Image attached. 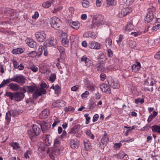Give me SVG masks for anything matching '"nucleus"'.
Masks as SVG:
<instances>
[{
	"label": "nucleus",
	"mask_w": 160,
	"mask_h": 160,
	"mask_svg": "<svg viewBox=\"0 0 160 160\" xmlns=\"http://www.w3.org/2000/svg\"><path fill=\"white\" fill-rule=\"evenodd\" d=\"M135 103L137 104L140 102L141 104L143 103L144 102V100L143 99L141 98H138L135 99Z\"/></svg>",
	"instance_id": "obj_49"
},
{
	"label": "nucleus",
	"mask_w": 160,
	"mask_h": 160,
	"mask_svg": "<svg viewBox=\"0 0 160 160\" xmlns=\"http://www.w3.org/2000/svg\"><path fill=\"white\" fill-rule=\"evenodd\" d=\"M69 37L63 38L62 40V44L65 47H68L69 45Z\"/></svg>",
	"instance_id": "obj_24"
},
{
	"label": "nucleus",
	"mask_w": 160,
	"mask_h": 160,
	"mask_svg": "<svg viewBox=\"0 0 160 160\" xmlns=\"http://www.w3.org/2000/svg\"><path fill=\"white\" fill-rule=\"evenodd\" d=\"M89 114L88 113L85 114L84 115V116L86 119V123L88 124L89 122V120L90 119V117L88 116Z\"/></svg>",
	"instance_id": "obj_55"
},
{
	"label": "nucleus",
	"mask_w": 160,
	"mask_h": 160,
	"mask_svg": "<svg viewBox=\"0 0 160 160\" xmlns=\"http://www.w3.org/2000/svg\"><path fill=\"white\" fill-rule=\"evenodd\" d=\"M42 129V131L44 132H46L48 129V123L43 121L41 125H40Z\"/></svg>",
	"instance_id": "obj_23"
},
{
	"label": "nucleus",
	"mask_w": 160,
	"mask_h": 160,
	"mask_svg": "<svg viewBox=\"0 0 160 160\" xmlns=\"http://www.w3.org/2000/svg\"><path fill=\"white\" fill-rule=\"evenodd\" d=\"M50 88L54 89L55 93L57 94H58L60 92L61 89L60 87L58 84L56 85L55 86L53 85Z\"/></svg>",
	"instance_id": "obj_30"
},
{
	"label": "nucleus",
	"mask_w": 160,
	"mask_h": 160,
	"mask_svg": "<svg viewBox=\"0 0 160 160\" xmlns=\"http://www.w3.org/2000/svg\"><path fill=\"white\" fill-rule=\"evenodd\" d=\"M154 118L152 114L150 115L147 119L148 122V123L150 122Z\"/></svg>",
	"instance_id": "obj_63"
},
{
	"label": "nucleus",
	"mask_w": 160,
	"mask_h": 160,
	"mask_svg": "<svg viewBox=\"0 0 160 160\" xmlns=\"http://www.w3.org/2000/svg\"><path fill=\"white\" fill-rule=\"evenodd\" d=\"M123 12L125 14V16L130 13L132 11V9L131 8L127 7L122 9Z\"/></svg>",
	"instance_id": "obj_32"
},
{
	"label": "nucleus",
	"mask_w": 160,
	"mask_h": 160,
	"mask_svg": "<svg viewBox=\"0 0 160 160\" xmlns=\"http://www.w3.org/2000/svg\"><path fill=\"white\" fill-rule=\"evenodd\" d=\"M24 93L22 92H16L14 93V99L17 101H20L23 99L25 97Z\"/></svg>",
	"instance_id": "obj_10"
},
{
	"label": "nucleus",
	"mask_w": 160,
	"mask_h": 160,
	"mask_svg": "<svg viewBox=\"0 0 160 160\" xmlns=\"http://www.w3.org/2000/svg\"><path fill=\"white\" fill-rule=\"evenodd\" d=\"M154 57L157 59H160V51L155 54Z\"/></svg>",
	"instance_id": "obj_64"
},
{
	"label": "nucleus",
	"mask_w": 160,
	"mask_h": 160,
	"mask_svg": "<svg viewBox=\"0 0 160 160\" xmlns=\"http://www.w3.org/2000/svg\"><path fill=\"white\" fill-rule=\"evenodd\" d=\"M54 2V0H52L44 2L42 4V6L44 8H48L49 7L51 6V4Z\"/></svg>",
	"instance_id": "obj_25"
},
{
	"label": "nucleus",
	"mask_w": 160,
	"mask_h": 160,
	"mask_svg": "<svg viewBox=\"0 0 160 160\" xmlns=\"http://www.w3.org/2000/svg\"><path fill=\"white\" fill-rule=\"evenodd\" d=\"M122 145V143L120 142L115 143L113 146V148L115 150H118L119 149Z\"/></svg>",
	"instance_id": "obj_40"
},
{
	"label": "nucleus",
	"mask_w": 160,
	"mask_h": 160,
	"mask_svg": "<svg viewBox=\"0 0 160 160\" xmlns=\"http://www.w3.org/2000/svg\"><path fill=\"white\" fill-rule=\"evenodd\" d=\"M88 47L91 49H99L100 48V44L97 42H91L89 43Z\"/></svg>",
	"instance_id": "obj_17"
},
{
	"label": "nucleus",
	"mask_w": 160,
	"mask_h": 160,
	"mask_svg": "<svg viewBox=\"0 0 160 160\" xmlns=\"http://www.w3.org/2000/svg\"><path fill=\"white\" fill-rule=\"evenodd\" d=\"M34 92L33 94V97L35 99H37L39 96H41L42 94H45L46 92V90L42 88L37 89L34 91Z\"/></svg>",
	"instance_id": "obj_5"
},
{
	"label": "nucleus",
	"mask_w": 160,
	"mask_h": 160,
	"mask_svg": "<svg viewBox=\"0 0 160 160\" xmlns=\"http://www.w3.org/2000/svg\"><path fill=\"white\" fill-rule=\"evenodd\" d=\"M8 87L12 91H16L20 90L22 92V87H20L17 83H11L9 84Z\"/></svg>",
	"instance_id": "obj_11"
},
{
	"label": "nucleus",
	"mask_w": 160,
	"mask_h": 160,
	"mask_svg": "<svg viewBox=\"0 0 160 160\" xmlns=\"http://www.w3.org/2000/svg\"><path fill=\"white\" fill-rule=\"evenodd\" d=\"M107 58L105 56L104 54H101V71H104L105 69V63Z\"/></svg>",
	"instance_id": "obj_13"
},
{
	"label": "nucleus",
	"mask_w": 160,
	"mask_h": 160,
	"mask_svg": "<svg viewBox=\"0 0 160 160\" xmlns=\"http://www.w3.org/2000/svg\"><path fill=\"white\" fill-rule=\"evenodd\" d=\"M106 75L103 73H101V81H103L106 78Z\"/></svg>",
	"instance_id": "obj_57"
},
{
	"label": "nucleus",
	"mask_w": 160,
	"mask_h": 160,
	"mask_svg": "<svg viewBox=\"0 0 160 160\" xmlns=\"http://www.w3.org/2000/svg\"><path fill=\"white\" fill-rule=\"evenodd\" d=\"M64 110L66 112L69 111H74L75 110V109L72 107H69L65 108Z\"/></svg>",
	"instance_id": "obj_56"
},
{
	"label": "nucleus",
	"mask_w": 160,
	"mask_h": 160,
	"mask_svg": "<svg viewBox=\"0 0 160 160\" xmlns=\"http://www.w3.org/2000/svg\"><path fill=\"white\" fill-rule=\"evenodd\" d=\"M62 22L58 18L54 17L52 18L51 21V25L52 27L55 29H57L61 25Z\"/></svg>",
	"instance_id": "obj_3"
},
{
	"label": "nucleus",
	"mask_w": 160,
	"mask_h": 160,
	"mask_svg": "<svg viewBox=\"0 0 160 160\" xmlns=\"http://www.w3.org/2000/svg\"><path fill=\"white\" fill-rule=\"evenodd\" d=\"M84 146L86 150L89 151L91 149L90 143L87 139H85L84 141Z\"/></svg>",
	"instance_id": "obj_29"
},
{
	"label": "nucleus",
	"mask_w": 160,
	"mask_h": 160,
	"mask_svg": "<svg viewBox=\"0 0 160 160\" xmlns=\"http://www.w3.org/2000/svg\"><path fill=\"white\" fill-rule=\"evenodd\" d=\"M12 78H8L6 80H4L0 84V88L4 87L5 85L11 82L12 81Z\"/></svg>",
	"instance_id": "obj_27"
},
{
	"label": "nucleus",
	"mask_w": 160,
	"mask_h": 160,
	"mask_svg": "<svg viewBox=\"0 0 160 160\" xmlns=\"http://www.w3.org/2000/svg\"><path fill=\"white\" fill-rule=\"evenodd\" d=\"M35 36L36 38L39 42H43L46 38V35L44 31L37 32Z\"/></svg>",
	"instance_id": "obj_7"
},
{
	"label": "nucleus",
	"mask_w": 160,
	"mask_h": 160,
	"mask_svg": "<svg viewBox=\"0 0 160 160\" xmlns=\"http://www.w3.org/2000/svg\"><path fill=\"white\" fill-rule=\"evenodd\" d=\"M101 89L102 92L108 94H109L111 92V90L109 86L106 84H102L101 83Z\"/></svg>",
	"instance_id": "obj_15"
},
{
	"label": "nucleus",
	"mask_w": 160,
	"mask_h": 160,
	"mask_svg": "<svg viewBox=\"0 0 160 160\" xmlns=\"http://www.w3.org/2000/svg\"><path fill=\"white\" fill-rule=\"evenodd\" d=\"M38 150L40 152L45 150V146L43 143H41L40 144L39 146Z\"/></svg>",
	"instance_id": "obj_41"
},
{
	"label": "nucleus",
	"mask_w": 160,
	"mask_h": 160,
	"mask_svg": "<svg viewBox=\"0 0 160 160\" xmlns=\"http://www.w3.org/2000/svg\"><path fill=\"white\" fill-rule=\"evenodd\" d=\"M99 17V14L94 16L92 20L94 27H98L100 26Z\"/></svg>",
	"instance_id": "obj_12"
},
{
	"label": "nucleus",
	"mask_w": 160,
	"mask_h": 160,
	"mask_svg": "<svg viewBox=\"0 0 160 160\" xmlns=\"http://www.w3.org/2000/svg\"><path fill=\"white\" fill-rule=\"evenodd\" d=\"M57 49L59 51L62 58H64L65 56V52L63 47L61 46H57Z\"/></svg>",
	"instance_id": "obj_22"
},
{
	"label": "nucleus",
	"mask_w": 160,
	"mask_h": 160,
	"mask_svg": "<svg viewBox=\"0 0 160 160\" xmlns=\"http://www.w3.org/2000/svg\"><path fill=\"white\" fill-rule=\"evenodd\" d=\"M57 43L56 39L53 37H51L44 42V45L46 47H49L56 45Z\"/></svg>",
	"instance_id": "obj_6"
},
{
	"label": "nucleus",
	"mask_w": 160,
	"mask_h": 160,
	"mask_svg": "<svg viewBox=\"0 0 160 160\" xmlns=\"http://www.w3.org/2000/svg\"><path fill=\"white\" fill-rule=\"evenodd\" d=\"M12 116L15 117L19 114L18 111L17 110H13L8 111Z\"/></svg>",
	"instance_id": "obj_42"
},
{
	"label": "nucleus",
	"mask_w": 160,
	"mask_h": 160,
	"mask_svg": "<svg viewBox=\"0 0 160 160\" xmlns=\"http://www.w3.org/2000/svg\"><path fill=\"white\" fill-rule=\"evenodd\" d=\"M26 78L22 74L14 76L12 79V81L18 83L20 85H22L26 83Z\"/></svg>",
	"instance_id": "obj_2"
},
{
	"label": "nucleus",
	"mask_w": 160,
	"mask_h": 160,
	"mask_svg": "<svg viewBox=\"0 0 160 160\" xmlns=\"http://www.w3.org/2000/svg\"><path fill=\"white\" fill-rule=\"evenodd\" d=\"M50 137L49 135H47L46 136L45 138L44 139L45 145L47 146H49L51 143V142L49 141Z\"/></svg>",
	"instance_id": "obj_38"
},
{
	"label": "nucleus",
	"mask_w": 160,
	"mask_h": 160,
	"mask_svg": "<svg viewBox=\"0 0 160 160\" xmlns=\"http://www.w3.org/2000/svg\"><path fill=\"white\" fill-rule=\"evenodd\" d=\"M82 4L83 7L87 8L89 6V2L87 0H84L82 2Z\"/></svg>",
	"instance_id": "obj_44"
},
{
	"label": "nucleus",
	"mask_w": 160,
	"mask_h": 160,
	"mask_svg": "<svg viewBox=\"0 0 160 160\" xmlns=\"http://www.w3.org/2000/svg\"><path fill=\"white\" fill-rule=\"evenodd\" d=\"M26 43L30 47L35 48L37 47L36 43L33 40L30 39H27L26 40Z\"/></svg>",
	"instance_id": "obj_19"
},
{
	"label": "nucleus",
	"mask_w": 160,
	"mask_h": 160,
	"mask_svg": "<svg viewBox=\"0 0 160 160\" xmlns=\"http://www.w3.org/2000/svg\"><path fill=\"white\" fill-rule=\"evenodd\" d=\"M56 79V75L55 73L51 74L49 76V80L53 82Z\"/></svg>",
	"instance_id": "obj_50"
},
{
	"label": "nucleus",
	"mask_w": 160,
	"mask_h": 160,
	"mask_svg": "<svg viewBox=\"0 0 160 160\" xmlns=\"http://www.w3.org/2000/svg\"><path fill=\"white\" fill-rule=\"evenodd\" d=\"M39 14L38 12L36 11L35 12L34 14L32 16V18L34 19H37L39 17Z\"/></svg>",
	"instance_id": "obj_61"
},
{
	"label": "nucleus",
	"mask_w": 160,
	"mask_h": 160,
	"mask_svg": "<svg viewBox=\"0 0 160 160\" xmlns=\"http://www.w3.org/2000/svg\"><path fill=\"white\" fill-rule=\"evenodd\" d=\"M123 39V35L122 34H120L119 35V38L118 40H116L117 43L121 42Z\"/></svg>",
	"instance_id": "obj_59"
},
{
	"label": "nucleus",
	"mask_w": 160,
	"mask_h": 160,
	"mask_svg": "<svg viewBox=\"0 0 160 160\" xmlns=\"http://www.w3.org/2000/svg\"><path fill=\"white\" fill-rule=\"evenodd\" d=\"M128 44L129 47L132 48H133L136 47V42L134 41H129L128 42Z\"/></svg>",
	"instance_id": "obj_45"
},
{
	"label": "nucleus",
	"mask_w": 160,
	"mask_h": 160,
	"mask_svg": "<svg viewBox=\"0 0 160 160\" xmlns=\"http://www.w3.org/2000/svg\"><path fill=\"white\" fill-rule=\"evenodd\" d=\"M70 26L73 28L77 30L80 26V23L78 22H69Z\"/></svg>",
	"instance_id": "obj_21"
},
{
	"label": "nucleus",
	"mask_w": 160,
	"mask_h": 160,
	"mask_svg": "<svg viewBox=\"0 0 160 160\" xmlns=\"http://www.w3.org/2000/svg\"><path fill=\"white\" fill-rule=\"evenodd\" d=\"M60 141L58 139L56 138L54 140V147L58 148Z\"/></svg>",
	"instance_id": "obj_51"
},
{
	"label": "nucleus",
	"mask_w": 160,
	"mask_h": 160,
	"mask_svg": "<svg viewBox=\"0 0 160 160\" xmlns=\"http://www.w3.org/2000/svg\"><path fill=\"white\" fill-rule=\"evenodd\" d=\"M41 132V129L38 126L36 125H33L32 129L29 130L28 133L30 139L32 140L33 138L35 136L39 135Z\"/></svg>",
	"instance_id": "obj_1"
},
{
	"label": "nucleus",
	"mask_w": 160,
	"mask_h": 160,
	"mask_svg": "<svg viewBox=\"0 0 160 160\" xmlns=\"http://www.w3.org/2000/svg\"><path fill=\"white\" fill-rule=\"evenodd\" d=\"M108 82L110 86L114 89L118 88L120 86L119 82L116 79L112 78Z\"/></svg>",
	"instance_id": "obj_9"
},
{
	"label": "nucleus",
	"mask_w": 160,
	"mask_h": 160,
	"mask_svg": "<svg viewBox=\"0 0 160 160\" xmlns=\"http://www.w3.org/2000/svg\"><path fill=\"white\" fill-rule=\"evenodd\" d=\"M81 61L82 62H85V65L86 66H88L89 64L88 63V61H89V59H88L87 57L85 55L83 56L81 59Z\"/></svg>",
	"instance_id": "obj_34"
},
{
	"label": "nucleus",
	"mask_w": 160,
	"mask_h": 160,
	"mask_svg": "<svg viewBox=\"0 0 160 160\" xmlns=\"http://www.w3.org/2000/svg\"><path fill=\"white\" fill-rule=\"evenodd\" d=\"M78 127L77 125H76L75 126L73 127L70 130V131L68 132L69 134H76V136H77V134H76L77 130V129Z\"/></svg>",
	"instance_id": "obj_36"
},
{
	"label": "nucleus",
	"mask_w": 160,
	"mask_h": 160,
	"mask_svg": "<svg viewBox=\"0 0 160 160\" xmlns=\"http://www.w3.org/2000/svg\"><path fill=\"white\" fill-rule=\"evenodd\" d=\"M141 68V65L140 62H136L132 66V71L136 72L139 71Z\"/></svg>",
	"instance_id": "obj_18"
},
{
	"label": "nucleus",
	"mask_w": 160,
	"mask_h": 160,
	"mask_svg": "<svg viewBox=\"0 0 160 160\" xmlns=\"http://www.w3.org/2000/svg\"><path fill=\"white\" fill-rule=\"evenodd\" d=\"M49 114V110L47 109H45L40 114L39 117L41 119H44L47 118Z\"/></svg>",
	"instance_id": "obj_16"
},
{
	"label": "nucleus",
	"mask_w": 160,
	"mask_h": 160,
	"mask_svg": "<svg viewBox=\"0 0 160 160\" xmlns=\"http://www.w3.org/2000/svg\"><path fill=\"white\" fill-rule=\"evenodd\" d=\"M108 56L109 57H112L113 56V52L110 49L108 48L107 50Z\"/></svg>",
	"instance_id": "obj_52"
},
{
	"label": "nucleus",
	"mask_w": 160,
	"mask_h": 160,
	"mask_svg": "<svg viewBox=\"0 0 160 160\" xmlns=\"http://www.w3.org/2000/svg\"><path fill=\"white\" fill-rule=\"evenodd\" d=\"M151 129L153 132H157L160 133V126L157 125H154L151 127Z\"/></svg>",
	"instance_id": "obj_28"
},
{
	"label": "nucleus",
	"mask_w": 160,
	"mask_h": 160,
	"mask_svg": "<svg viewBox=\"0 0 160 160\" xmlns=\"http://www.w3.org/2000/svg\"><path fill=\"white\" fill-rule=\"evenodd\" d=\"M52 154L57 155L60 153V150L58 148L54 147L52 149Z\"/></svg>",
	"instance_id": "obj_33"
},
{
	"label": "nucleus",
	"mask_w": 160,
	"mask_h": 160,
	"mask_svg": "<svg viewBox=\"0 0 160 160\" xmlns=\"http://www.w3.org/2000/svg\"><path fill=\"white\" fill-rule=\"evenodd\" d=\"M102 133L103 136L101 140V146L102 145H102V146L101 147V148H103L106 146L109 140L107 137V133L106 132L102 131Z\"/></svg>",
	"instance_id": "obj_8"
},
{
	"label": "nucleus",
	"mask_w": 160,
	"mask_h": 160,
	"mask_svg": "<svg viewBox=\"0 0 160 160\" xmlns=\"http://www.w3.org/2000/svg\"><path fill=\"white\" fill-rule=\"evenodd\" d=\"M23 52V50L22 48H18L12 50V53L15 54H20Z\"/></svg>",
	"instance_id": "obj_31"
},
{
	"label": "nucleus",
	"mask_w": 160,
	"mask_h": 160,
	"mask_svg": "<svg viewBox=\"0 0 160 160\" xmlns=\"http://www.w3.org/2000/svg\"><path fill=\"white\" fill-rule=\"evenodd\" d=\"M30 69L34 72H36L38 70V68L36 66L33 65L30 68Z\"/></svg>",
	"instance_id": "obj_58"
},
{
	"label": "nucleus",
	"mask_w": 160,
	"mask_h": 160,
	"mask_svg": "<svg viewBox=\"0 0 160 160\" xmlns=\"http://www.w3.org/2000/svg\"><path fill=\"white\" fill-rule=\"evenodd\" d=\"M141 34V33L140 32H132L131 33V35H133L134 37H137Z\"/></svg>",
	"instance_id": "obj_60"
},
{
	"label": "nucleus",
	"mask_w": 160,
	"mask_h": 160,
	"mask_svg": "<svg viewBox=\"0 0 160 160\" xmlns=\"http://www.w3.org/2000/svg\"><path fill=\"white\" fill-rule=\"evenodd\" d=\"M5 95L8 97L11 100L14 99V93L11 92H6Z\"/></svg>",
	"instance_id": "obj_37"
},
{
	"label": "nucleus",
	"mask_w": 160,
	"mask_h": 160,
	"mask_svg": "<svg viewBox=\"0 0 160 160\" xmlns=\"http://www.w3.org/2000/svg\"><path fill=\"white\" fill-rule=\"evenodd\" d=\"M106 42L108 44V45L110 46L112 45V40L111 38H108L106 39Z\"/></svg>",
	"instance_id": "obj_62"
},
{
	"label": "nucleus",
	"mask_w": 160,
	"mask_h": 160,
	"mask_svg": "<svg viewBox=\"0 0 160 160\" xmlns=\"http://www.w3.org/2000/svg\"><path fill=\"white\" fill-rule=\"evenodd\" d=\"M42 48V46H40L38 48V52H37V56H38V57H40L43 51Z\"/></svg>",
	"instance_id": "obj_48"
},
{
	"label": "nucleus",
	"mask_w": 160,
	"mask_h": 160,
	"mask_svg": "<svg viewBox=\"0 0 160 160\" xmlns=\"http://www.w3.org/2000/svg\"><path fill=\"white\" fill-rule=\"evenodd\" d=\"M36 85H31L30 86H24L22 87V92L25 93L27 92L28 93H32L37 89Z\"/></svg>",
	"instance_id": "obj_4"
},
{
	"label": "nucleus",
	"mask_w": 160,
	"mask_h": 160,
	"mask_svg": "<svg viewBox=\"0 0 160 160\" xmlns=\"http://www.w3.org/2000/svg\"><path fill=\"white\" fill-rule=\"evenodd\" d=\"M160 30V24H158L153 27L151 28V32H153Z\"/></svg>",
	"instance_id": "obj_39"
},
{
	"label": "nucleus",
	"mask_w": 160,
	"mask_h": 160,
	"mask_svg": "<svg viewBox=\"0 0 160 160\" xmlns=\"http://www.w3.org/2000/svg\"><path fill=\"white\" fill-rule=\"evenodd\" d=\"M70 144L71 148L73 149H75L78 147V142L76 139H72Z\"/></svg>",
	"instance_id": "obj_20"
},
{
	"label": "nucleus",
	"mask_w": 160,
	"mask_h": 160,
	"mask_svg": "<svg viewBox=\"0 0 160 160\" xmlns=\"http://www.w3.org/2000/svg\"><path fill=\"white\" fill-rule=\"evenodd\" d=\"M118 18H120L125 16V14L123 12L122 10L120 11L117 15Z\"/></svg>",
	"instance_id": "obj_54"
},
{
	"label": "nucleus",
	"mask_w": 160,
	"mask_h": 160,
	"mask_svg": "<svg viewBox=\"0 0 160 160\" xmlns=\"http://www.w3.org/2000/svg\"><path fill=\"white\" fill-rule=\"evenodd\" d=\"M11 145L13 148V149H17L20 148L19 144L17 142H14L12 143Z\"/></svg>",
	"instance_id": "obj_47"
},
{
	"label": "nucleus",
	"mask_w": 160,
	"mask_h": 160,
	"mask_svg": "<svg viewBox=\"0 0 160 160\" xmlns=\"http://www.w3.org/2000/svg\"><path fill=\"white\" fill-rule=\"evenodd\" d=\"M134 26L132 22H128L125 27V29L126 31H132L134 28Z\"/></svg>",
	"instance_id": "obj_26"
},
{
	"label": "nucleus",
	"mask_w": 160,
	"mask_h": 160,
	"mask_svg": "<svg viewBox=\"0 0 160 160\" xmlns=\"http://www.w3.org/2000/svg\"><path fill=\"white\" fill-rule=\"evenodd\" d=\"M153 18V12L152 11H149L145 18V22L148 23L151 22Z\"/></svg>",
	"instance_id": "obj_14"
},
{
	"label": "nucleus",
	"mask_w": 160,
	"mask_h": 160,
	"mask_svg": "<svg viewBox=\"0 0 160 160\" xmlns=\"http://www.w3.org/2000/svg\"><path fill=\"white\" fill-rule=\"evenodd\" d=\"M28 55L29 57L34 58L37 56V52L35 51H32L31 52L28 53Z\"/></svg>",
	"instance_id": "obj_46"
},
{
	"label": "nucleus",
	"mask_w": 160,
	"mask_h": 160,
	"mask_svg": "<svg viewBox=\"0 0 160 160\" xmlns=\"http://www.w3.org/2000/svg\"><path fill=\"white\" fill-rule=\"evenodd\" d=\"M107 4L109 6H114L116 4L114 0H107Z\"/></svg>",
	"instance_id": "obj_43"
},
{
	"label": "nucleus",
	"mask_w": 160,
	"mask_h": 160,
	"mask_svg": "<svg viewBox=\"0 0 160 160\" xmlns=\"http://www.w3.org/2000/svg\"><path fill=\"white\" fill-rule=\"evenodd\" d=\"M31 152L30 150H27L24 154V157L27 159L29 158V156L31 155Z\"/></svg>",
	"instance_id": "obj_53"
},
{
	"label": "nucleus",
	"mask_w": 160,
	"mask_h": 160,
	"mask_svg": "<svg viewBox=\"0 0 160 160\" xmlns=\"http://www.w3.org/2000/svg\"><path fill=\"white\" fill-rule=\"evenodd\" d=\"M11 114L8 111L6 113V116L5 118L7 120L6 123L7 125H8L11 120Z\"/></svg>",
	"instance_id": "obj_35"
}]
</instances>
